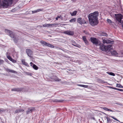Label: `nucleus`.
I'll return each mask as SVG.
<instances>
[{
	"mask_svg": "<svg viewBox=\"0 0 123 123\" xmlns=\"http://www.w3.org/2000/svg\"><path fill=\"white\" fill-rule=\"evenodd\" d=\"M76 18H74L71 19L69 21L71 22H74L76 21Z\"/></svg>",
	"mask_w": 123,
	"mask_h": 123,
	"instance_id": "obj_24",
	"label": "nucleus"
},
{
	"mask_svg": "<svg viewBox=\"0 0 123 123\" xmlns=\"http://www.w3.org/2000/svg\"><path fill=\"white\" fill-rule=\"evenodd\" d=\"M41 9H38L36 10L32 11V13H35L39 12L41 11Z\"/></svg>",
	"mask_w": 123,
	"mask_h": 123,
	"instance_id": "obj_26",
	"label": "nucleus"
},
{
	"mask_svg": "<svg viewBox=\"0 0 123 123\" xmlns=\"http://www.w3.org/2000/svg\"><path fill=\"white\" fill-rule=\"evenodd\" d=\"M41 9H38L36 10L32 11V13H35L39 12L41 11Z\"/></svg>",
	"mask_w": 123,
	"mask_h": 123,
	"instance_id": "obj_27",
	"label": "nucleus"
},
{
	"mask_svg": "<svg viewBox=\"0 0 123 123\" xmlns=\"http://www.w3.org/2000/svg\"><path fill=\"white\" fill-rule=\"evenodd\" d=\"M117 90L120 91H122L123 92V89H120L119 88H117Z\"/></svg>",
	"mask_w": 123,
	"mask_h": 123,
	"instance_id": "obj_39",
	"label": "nucleus"
},
{
	"mask_svg": "<svg viewBox=\"0 0 123 123\" xmlns=\"http://www.w3.org/2000/svg\"><path fill=\"white\" fill-rule=\"evenodd\" d=\"M6 56L7 58L10 61H11L12 59L11 56L9 55H7Z\"/></svg>",
	"mask_w": 123,
	"mask_h": 123,
	"instance_id": "obj_31",
	"label": "nucleus"
},
{
	"mask_svg": "<svg viewBox=\"0 0 123 123\" xmlns=\"http://www.w3.org/2000/svg\"><path fill=\"white\" fill-rule=\"evenodd\" d=\"M103 110H104L105 111H111V112H114V111H112V110H111L110 109H108L107 108H106V107H103Z\"/></svg>",
	"mask_w": 123,
	"mask_h": 123,
	"instance_id": "obj_21",
	"label": "nucleus"
},
{
	"mask_svg": "<svg viewBox=\"0 0 123 123\" xmlns=\"http://www.w3.org/2000/svg\"><path fill=\"white\" fill-rule=\"evenodd\" d=\"M30 64H31V67H33V65H35V64H34L33 63H32V62H31L30 63Z\"/></svg>",
	"mask_w": 123,
	"mask_h": 123,
	"instance_id": "obj_38",
	"label": "nucleus"
},
{
	"mask_svg": "<svg viewBox=\"0 0 123 123\" xmlns=\"http://www.w3.org/2000/svg\"><path fill=\"white\" fill-rule=\"evenodd\" d=\"M77 86H80L81 87H82V85H80V84H77Z\"/></svg>",
	"mask_w": 123,
	"mask_h": 123,
	"instance_id": "obj_44",
	"label": "nucleus"
},
{
	"mask_svg": "<svg viewBox=\"0 0 123 123\" xmlns=\"http://www.w3.org/2000/svg\"><path fill=\"white\" fill-rule=\"evenodd\" d=\"M24 111V110L22 109H17L16 110L15 112V113L16 114L17 113H19L22 112L23 111Z\"/></svg>",
	"mask_w": 123,
	"mask_h": 123,
	"instance_id": "obj_15",
	"label": "nucleus"
},
{
	"mask_svg": "<svg viewBox=\"0 0 123 123\" xmlns=\"http://www.w3.org/2000/svg\"><path fill=\"white\" fill-rule=\"evenodd\" d=\"M63 100H58L57 99H55L54 101V102H62L63 101Z\"/></svg>",
	"mask_w": 123,
	"mask_h": 123,
	"instance_id": "obj_32",
	"label": "nucleus"
},
{
	"mask_svg": "<svg viewBox=\"0 0 123 123\" xmlns=\"http://www.w3.org/2000/svg\"><path fill=\"white\" fill-rule=\"evenodd\" d=\"M6 55H9V53H6Z\"/></svg>",
	"mask_w": 123,
	"mask_h": 123,
	"instance_id": "obj_50",
	"label": "nucleus"
},
{
	"mask_svg": "<svg viewBox=\"0 0 123 123\" xmlns=\"http://www.w3.org/2000/svg\"><path fill=\"white\" fill-rule=\"evenodd\" d=\"M58 18H57V17H56L55 18V19L56 20H58Z\"/></svg>",
	"mask_w": 123,
	"mask_h": 123,
	"instance_id": "obj_48",
	"label": "nucleus"
},
{
	"mask_svg": "<svg viewBox=\"0 0 123 123\" xmlns=\"http://www.w3.org/2000/svg\"><path fill=\"white\" fill-rule=\"evenodd\" d=\"M12 3V0H3L1 6L4 8H6L11 5Z\"/></svg>",
	"mask_w": 123,
	"mask_h": 123,
	"instance_id": "obj_3",
	"label": "nucleus"
},
{
	"mask_svg": "<svg viewBox=\"0 0 123 123\" xmlns=\"http://www.w3.org/2000/svg\"><path fill=\"white\" fill-rule=\"evenodd\" d=\"M26 52L28 55L30 57H31V55L32 54V52L29 49H26Z\"/></svg>",
	"mask_w": 123,
	"mask_h": 123,
	"instance_id": "obj_10",
	"label": "nucleus"
},
{
	"mask_svg": "<svg viewBox=\"0 0 123 123\" xmlns=\"http://www.w3.org/2000/svg\"><path fill=\"white\" fill-rule=\"evenodd\" d=\"M49 20H51V19L50 18H49Z\"/></svg>",
	"mask_w": 123,
	"mask_h": 123,
	"instance_id": "obj_53",
	"label": "nucleus"
},
{
	"mask_svg": "<svg viewBox=\"0 0 123 123\" xmlns=\"http://www.w3.org/2000/svg\"><path fill=\"white\" fill-rule=\"evenodd\" d=\"M77 22L80 24L82 25L86 23L85 20L83 19H82L81 18H79L77 19Z\"/></svg>",
	"mask_w": 123,
	"mask_h": 123,
	"instance_id": "obj_8",
	"label": "nucleus"
},
{
	"mask_svg": "<svg viewBox=\"0 0 123 123\" xmlns=\"http://www.w3.org/2000/svg\"><path fill=\"white\" fill-rule=\"evenodd\" d=\"M52 78L54 79V80L55 81H59L61 80L60 79H59L58 77L55 76H53Z\"/></svg>",
	"mask_w": 123,
	"mask_h": 123,
	"instance_id": "obj_16",
	"label": "nucleus"
},
{
	"mask_svg": "<svg viewBox=\"0 0 123 123\" xmlns=\"http://www.w3.org/2000/svg\"><path fill=\"white\" fill-rule=\"evenodd\" d=\"M110 117H111V118H112L114 119L115 120L119 122H120V121H119V120H118L117 118L114 117L113 116H110Z\"/></svg>",
	"mask_w": 123,
	"mask_h": 123,
	"instance_id": "obj_30",
	"label": "nucleus"
},
{
	"mask_svg": "<svg viewBox=\"0 0 123 123\" xmlns=\"http://www.w3.org/2000/svg\"><path fill=\"white\" fill-rule=\"evenodd\" d=\"M90 39L91 42L96 45H98L100 41L96 38L91 37L90 38Z\"/></svg>",
	"mask_w": 123,
	"mask_h": 123,
	"instance_id": "obj_6",
	"label": "nucleus"
},
{
	"mask_svg": "<svg viewBox=\"0 0 123 123\" xmlns=\"http://www.w3.org/2000/svg\"><path fill=\"white\" fill-rule=\"evenodd\" d=\"M98 12L95 11L94 12L88 15L89 22L90 24L92 26L97 25L98 23Z\"/></svg>",
	"mask_w": 123,
	"mask_h": 123,
	"instance_id": "obj_1",
	"label": "nucleus"
},
{
	"mask_svg": "<svg viewBox=\"0 0 123 123\" xmlns=\"http://www.w3.org/2000/svg\"><path fill=\"white\" fill-rule=\"evenodd\" d=\"M34 108H32L31 109H29L28 110L26 111V114H28L31 113L34 110Z\"/></svg>",
	"mask_w": 123,
	"mask_h": 123,
	"instance_id": "obj_13",
	"label": "nucleus"
},
{
	"mask_svg": "<svg viewBox=\"0 0 123 123\" xmlns=\"http://www.w3.org/2000/svg\"><path fill=\"white\" fill-rule=\"evenodd\" d=\"M109 87L110 88H112V87H111V86H109Z\"/></svg>",
	"mask_w": 123,
	"mask_h": 123,
	"instance_id": "obj_51",
	"label": "nucleus"
},
{
	"mask_svg": "<svg viewBox=\"0 0 123 123\" xmlns=\"http://www.w3.org/2000/svg\"><path fill=\"white\" fill-rule=\"evenodd\" d=\"M113 41H112L109 40H106L104 39L103 41V42L104 44L105 43H111Z\"/></svg>",
	"mask_w": 123,
	"mask_h": 123,
	"instance_id": "obj_12",
	"label": "nucleus"
},
{
	"mask_svg": "<svg viewBox=\"0 0 123 123\" xmlns=\"http://www.w3.org/2000/svg\"><path fill=\"white\" fill-rule=\"evenodd\" d=\"M21 62H22V64H24L25 65H26V66H28V64L26 62H25V60H22Z\"/></svg>",
	"mask_w": 123,
	"mask_h": 123,
	"instance_id": "obj_22",
	"label": "nucleus"
},
{
	"mask_svg": "<svg viewBox=\"0 0 123 123\" xmlns=\"http://www.w3.org/2000/svg\"><path fill=\"white\" fill-rule=\"evenodd\" d=\"M110 120V119L109 118H107V122H109Z\"/></svg>",
	"mask_w": 123,
	"mask_h": 123,
	"instance_id": "obj_46",
	"label": "nucleus"
},
{
	"mask_svg": "<svg viewBox=\"0 0 123 123\" xmlns=\"http://www.w3.org/2000/svg\"><path fill=\"white\" fill-rule=\"evenodd\" d=\"M123 123V122H122V123Z\"/></svg>",
	"mask_w": 123,
	"mask_h": 123,
	"instance_id": "obj_55",
	"label": "nucleus"
},
{
	"mask_svg": "<svg viewBox=\"0 0 123 123\" xmlns=\"http://www.w3.org/2000/svg\"><path fill=\"white\" fill-rule=\"evenodd\" d=\"M112 89H115V90H117V88H115V87H112Z\"/></svg>",
	"mask_w": 123,
	"mask_h": 123,
	"instance_id": "obj_45",
	"label": "nucleus"
},
{
	"mask_svg": "<svg viewBox=\"0 0 123 123\" xmlns=\"http://www.w3.org/2000/svg\"><path fill=\"white\" fill-rule=\"evenodd\" d=\"M120 106H122V104H118Z\"/></svg>",
	"mask_w": 123,
	"mask_h": 123,
	"instance_id": "obj_49",
	"label": "nucleus"
},
{
	"mask_svg": "<svg viewBox=\"0 0 123 123\" xmlns=\"http://www.w3.org/2000/svg\"><path fill=\"white\" fill-rule=\"evenodd\" d=\"M111 54L113 56H117V53L116 51L115 50H113L112 52H111Z\"/></svg>",
	"mask_w": 123,
	"mask_h": 123,
	"instance_id": "obj_19",
	"label": "nucleus"
},
{
	"mask_svg": "<svg viewBox=\"0 0 123 123\" xmlns=\"http://www.w3.org/2000/svg\"><path fill=\"white\" fill-rule=\"evenodd\" d=\"M107 21L108 23L110 25H113L114 24V23L110 19H107Z\"/></svg>",
	"mask_w": 123,
	"mask_h": 123,
	"instance_id": "obj_17",
	"label": "nucleus"
},
{
	"mask_svg": "<svg viewBox=\"0 0 123 123\" xmlns=\"http://www.w3.org/2000/svg\"><path fill=\"white\" fill-rule=\"evenodd\" d=\"M122 26L123 27V23H122Z\"/></svg>",
	"mask_w": 123,
	"mask_h": 123,
	"instance_id": "obj_52",
	"label": "nucleus"
},
{
	"mask_svg": "<svg viewBox=\"0 0 123 123\" xmlns=\"http://www.w3.org/2000/svg\"><path fill=\"white\" fill-rule=\"evenodd\" d=\"M40 43L43 46H46L52 48H54V46L53 45L48 43L44 41H40Z\"/></svg>",
	"mask_w": 123,
	"mask_h": 123,
	"instance_id": "obj_5",
	"label": "nucleus"
},
{
	"mask_svg": "<svg viewBox=\"0 0 123 123\" xmlns=\"http://www.w3.org/2000/svg\"><path fill=\"white\" fill-rule=\"evenodd\" d=\"M5 70L6 71H7L8 72H10V73H16V72L15 71L10 69L8 68H5Z\"/></svg>",
	"mask_w": 123,
	"mask_h": 123,
	"instance_id": "obj_14",
	"label": "nucleus"
},
{
	"mask_svg": "<svg viewBox=\"0 0 123 123\" xmlns=\"http://www.w3.org/2000/svg\"><path fill=\"white\" fill-rule=\"evenodd\" d=\"M23 89L21 88H14L12 89V91L17 92H20L22 91Z\"/></svg>",
	"mask_w": 123,
	"mask_h": 123,
	"instance_id": "obj_11",
	"label": "nucleus"
},
{
	"mask_svg": "<svg viewBox=\"0 0 123 123\" xmlns=\"http://www.w3.org/2000/svg\"><path fill=\"white\" fill-rule=\"evenodd\" d=\"M4 62V61L2 60H0V65L3 64Z\"/></svg>",
	"mask_w": 123,
	"mask_h": 123,
	"instance_id": "obj_34",
	"label": "nucleus"
},
{
	"mask_svg": "<svg viewBox=\"0 0 123 123\" xmlns=\"http://www.w3.org/2000/svg\"><path fill=\"white\" fill-rule=\"evenodd\" d=\"M82 38L84 42L86 44H88V42L87 41V40L86 37L85 36H83L82 37Z\"/></svg>",
	"mask_w": 123,
	"mask_h": 123,
	"instance_id": "obj_18",
	"label": "nucleus"
},
{
	"mask_svg": "<svg viewBox=\"0 0 123 123\" xmlns=\"http://www.w3.org/2000/svg\"><path fill=\"white\" fill-rule=\"evenodd\" d=\"M61 17V15L58 16L57 17V18H60Z\"/></svg>",
	"mask_w": 123,
	"mask_h": 123,
	"instance_id": "obj_43",
	"label": "nucleus"
},
{
	"mask_svg": "<svg viewBox=\"0 0 123 123\" xmlns=\"http://www.w3.org/2000/svg\"><path fill=\"white\" fill-rule=\"evenodd\" d=\"M116 87H119V88H123V86H122L121 84H117V86Z\"/></svg>",
	"mask_w": 123,
	"mask_h": 123,
	"instance_id": "obj_28",
	"label": "nucleus"
},
{
	"mask_svg": "<svg viewBox=\"0 0 123 123\" xmlns=\"http://www.w3.org/2000/svg\"><path fill=\"white\" fill-rule=\"evenodd\" d=\"M33 68L34 69L36 70H37L38 69V67L35 64V65H33Z\"/></svg>",
	"mask_w": 123,
	"mask_h": 123,
	"instance_id": "obj_29",
	"label": "nucleus"
},
{
	"mask_svg": "<svg viewBox=\"0 0 123 123\" xmlns=\"http://www.w3.org/2000/svg\"><path fill=\"white\" fill-rule=\"evenodd\" d=\"M77 13V11H74L73 13L70 12V14L72 16H74Z\"/></svg>",
	"mask_w": 123,
	"mask_h": 123,
	"instance_id": "obj_23",
	"label": "nucleus"
},
{
	"mask_svg": "<svg viewBox=\"0 0 123 123\" xmlns=\"http://www.w3.org/2000/svg\"><path fill=\"white\" fill-rule=\"evenodd\" d=\"M48 27H52L57 26L58 25V24L57 23H55L53 24H48Z\"/></svg>",
	"mask_w": 123,
	"mask_h": 123,
	"instance_id": "obj_20",
	"label": "nucleus"
},
{
	"mask_svg": "<svg viewBox=\"0 0 123 123\" xmlns=\"http://www.w3.org/2000/svg\"><path fill=\"white\" fill-rule=\"evenodd\" d=\"M95 119V118H93V119Z\"/></svg>",
	"mask_w": 123,
	"mask_h": 123,
	"instance_id": "obj_54",
	"label": "nucleus"
},
{
	"mask_svg": "<svg viewBox=\"0 0 123 123\" xmlns=\"http://www.w3.org/2000/svg\"><path fill=\"white\" fill-rule=\"evenodd\" d=\"M122 15L121 14H118L116 15L117 20L120 23H121V20L122 18Z\"/></svg>",
	"mask_w": 123,
	"mask_h": 123,
	"instance_id": "obj_7",
	"label": "nucleus"
},
{
	"mask_svg": "<svg viewBox=\"0 0 123 123\" xmlns=\"http://www.w3.org/2000/svg\"><path fill=\"white\" fill-rule=\"evenodd\" d=\"M26 74L28 75H31V73H30L26 72Z\"/></svg>",
	"mask_w": 123,
	"mask_h": 123,
	"instance_id": "obj_37",
	"label": "nucleus"
},
{
	"mask_svg": "<svg viewBox=\"0 0 123 123\" xmlns=\"http://www.w3.org/2000/svg\"><path fill=\"white\" fill-rule=\"evenodd\" d=\"M4 111V110L0 109V112H3Z\"/></svg>",
	"mask_w": 123,
	"mask_h": 123,
	"instance_id": "obj_42",
	"label": "nucleus"
},
{
	"mask_svg": "<svg viewBox=\"0 0 123 123\" xmlns=\"http://www.w3.org/2000/svg\"><path fill=\"white\" fill-rule=\"evenodd\" d=\"M102 35L104 36H107V34L105 33H103Z\"/></svg>",
	"mask_w": 123,
	"mask_h": 123,
	"instance_id": "obj_35",
	"label": "nucleus"
},
{
	"mask_svg": "<svg viewBox=\"0 0 123 123\" xmlns=\"http://www.w3.org/2000/svg\"><path fill=\"white\" fill-rule=\"evenodd\" d=\"M88 86H86L82 85V87H83L84 88H87Z\"/></svg>",
	"mask_w": 123,
	"mask_h": 123,
	"instance_id": "obj_40",
	"label": "nucleus"
},
{
	"mask_svg": "<svg viewBox=\"0 0 123 123\" xmlns=\"http://www.w3.org/2000/svg\"><path fill=\"white\" fill-rule=\"evenodd\" d=\"M48 24H44L43 25V26L44 27H48Z\"/></svg>",
	"mask_w": 123,
	"mask_h": 123,
	"instance_id": "obj_33",
	"label": "nucleus"
},
{
	"mask_svg": "<svg viewBox=\"0 0 123 123\" xmlns=\"http://www.w3.org/2000/svg\"><path fill=\"white\" fill-rule=\"evenodd\" d=\"M5 32L6 33L9 34L11 37L14 38L13 40L16 43L17 42L18 39H16L14 38V35L12 31L6 29L5 30Z\"/></svg>",
	"mask_w": 123,
	"mask_h": 123,
	"instance_id": "obj_4",
	"label": "nucleus"
},
{
	"mask_svg": "<svg viewBox=\"0 0 123 123\" xmlns=\"http://www.w3.org/2000/svg\"><path fill=\"white\" fill-rule=\"evenodd\" d=\"M5 61L7 62V61H8V60L7 59H5Z\"/></svg>",
	"mask_w": 123,
	"mask_h": 123,
	"instance_id": "obj_47",
	"label": "nucleus"
},
{
	"mask_svg": "<svg viewBox=\"0 0 123 123\" xmlns=\"http://www.w3.org/2000/svg\"><path fill=\"white\" fill-rule=\"evenodd\" d=\"M11 61L12 62H13L14 63L16 62V61L15 60L13 59H12Z\"/></svg>",
	"mask_w": 123,
	"mask_h": 123,
	"instance_id": "obj_36",
	"label": "nucleus"
},
{
	"mask_svg": "<svg viewBox=\"0 0 123 123\" xmlns=\"http://www.w3.org/2000/svg\"><path fill=\"white\" fill-rule=\"evenodd\" d=\"M100 49L102 51L109 52L112 49V45H109L107 46H105L103 44L100 45Z\"/></svg>",
	"mask_w": 123,
	"mask_h": 123,
	"instance_id": "obj_2",
	"label": "nucleus"
},
{
	"mask_svg": "<svg viewBox=\"0 0 123 123\" xmlns=\"http://www.w3.org/2000/svg\"><path fill=\"white\" fill-rule=\"evenodd\" d=\"M72 45H73L74 46H76V47H79V48H80V47H81L80 46V45H78L77 46H76V45H74L73 44H72Z\"/></svg>",
	"mask_w": 123,
	"mask_h": 123,
	"instance_id": "obj_41",
	"label": "nucleus"
},
{
	"mask_svg": "<svg viewBox=\"0 0 123 123\" xmlns=\"http://www.w3.org/2000/svg\"><path fill=\"white\" fill-rule=\"evenodd\" d=\"M63 33L69 35L73 36L74 34L73 31L70 30H68L63 32Z\"/></svg>",
	"mask_w": 123,
	"mask_h": 123,
	"instance_id": "obj_9",
	"label": "nucleus"
},
{
	"mask_svg": "<svg viewBox=\"0 0 123 123\" xmlns=\"http://www.w3.org/2000/svg\"><path fill=\"white\" fill-rule=\"evenodd\" d=\"M107 73L110 75L113 76H114L115 75V74L112 72H107Z\"/></svg>",
	"mask_w": 123,
	"mask_h": 123,
	"instance_id": "obj_25",
	"label": "nucleus"
}]
</instances>
